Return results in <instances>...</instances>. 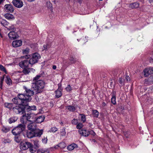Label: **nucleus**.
<instances>
[{
    "instance_id": "f257e3e1",
    "label": "nucleus",
    "mask_w": 153,
    "mask_h": 153,
    "mask_svg": "<svg viewBox=\"0 0 153 153\" xmlns=\"http://www.w3.org/2000/svg\"><path fill=\"white\" fill-rule=\"evenodd\" d=\"M45 83L42 80L36 81L35 83H33L32 85V88L31 90L27 89L25 86H23L25 90L26 94H21L19 95L20 98L25 99L26 100L31 101L32 98L31 96L33 95L34 93H38L41 92V90L44 88Z\"/></svg>"
},
{
    "instance_id": "f03ea898",
    "label": "nucleus",
    "mask_w": 153,
    "mask_h": 153,
    "mask_svg": "<svg viewBox=\"0 0 153 153\" xmlns=\"http://www.w3.org/2000/svg\"><path fill=\"white\" fill-rule=\"evenodd\" d=\"M21 94H20L18 95V97H16L13 98L12 100L13 102L15 104L18 105L16 107V109L17 110L19 113H22L23 114L25 112V107L28 105L27 102L30 101H27L25 99V98H19V95Z\"/></svg>"
},
{
    "instance_id": "7ed1b4c3",
    "label": "nucleus",
    "mask_w": 153,
    "mask_h": 153,
    "mask_svg": "<svg viewBox=\"0 0 153 153\" xmlns=\"http://www.w3.org/2000/svg\"><path fill=\"white\" fill-rule=\"evenodd\" d=\"M41 58L39 54L37 53H35L31 54V57L28 61L29 64L31 66L37 63L39 59Z\"/></svg>"
},
{
    "instance_id": "20e7f679",
    "label": "nucleus",
    "mask_w": 153,
    "mask_h": 153,
    "mask_svg": "<svg viewBox=\"0 0 153 153\" xmlns=\"http://www.w3.org/2000/svg\"><path fill=\"white\" fill-rule=\"evenodd\" d=\"M27 132V137L31 138L34 137L40 136L42 134V131L40 130H30Z\"/></svg>"
},
{
    "instance_id": "39448f33",
    "label": "nucleus",
    "mask_w": 153,
    "mask_h": 153,
    "mask_svg": "<svg viewBox=\"0 0 153 153\" xmlns=\"http://www.w3.org/2000/svg\"><path fill=\"white\" fill-rule=\"evenodd\" d=\"M25 128V126L24 124H20L13 129L12 131V132L14 135H17L23 131Z\"/></svg>"
},
{
    "instance_id": "423d86ee",
    "label": "nucleus",
    "mask_w": 153,
    "mask_h": 153,
    "mask_svg": "<svg viewBox=\"0 0 153 153\" xmlns=\"http://www.w3.org/2000/svg\"><path fill=\"white\" fill-rule=\"evenodd\" d=\"M33 146V145L28 142H22L20 144V148L22 150H26Z\"/></svg>"
},
{
    "instance_id": "0eeeda50",
    "label": "nucleus",
    "mask_w": 153,
    "mask_h": 153,
    "mask_svg": "<svg viewBox=\"0 0 153 153\" xmlns=\"http://www.w3.org/2000/svg\"><path fill=\"white\" fill-rule=\"evenodd\" d=\"M19 65L20 67L23 68L28 67L30 64L29 61L27 60H25L20 62Z\"/></svg>"
},
{
    "instance_id": "6e6552de",
    "label": "nucleus",
    "mask_w": 153,
    "mask_h": 153,
    "mask_svg": "<svg viewBox=\"0 0 153 153\" xmlns=\"http://www.w3.org/2000/svg\"><path fill=\"white\" fill-rule=\"evenodd\" d=\"M13 3L15 7L19 8L22 7L23 5L22 0H13Z\"/></svg>"
},
{
    "instance_id": "1a4fd4ad",
    "label": "nucleus",
    "mask_w": 153,
    "mask_h": 153,
    "mask_svg": "<svg viewBox=\"0 0 153 153\" xmlns=\"http://www.w3.org/2000/svg\"><path fill=\"white\" fill-rule=\"evenodd\" d=\"M27 123H28L27 128L30 130H36V125L34 121L28 122Z\"/></svg>"
},
{
    "instance_id": "9d476101",
    "label": "nucleus",
    "mask_w": 153,
    "mask_h": 153,
    "mask_svg": "<svg viewBox=\"0 0 153 153\" xmlns=\"http://www.w3.org/2000/svg\"><path fill=\"white\" fill-rule=\"evenodd\" d=\"M22 43V41L21 40H16L13 41L12 43V45L14 47H18L21 46Z\"/></svg>"
},
{
    "instance_id": "9b49d317",
    "label": "nucleus",
    "mask_w": 153,
    "mask_h": 153,
    "mask_svg": "<svg viewBox=\"0 0 153 153\" xmlns=\"http://www.w3.org/2000/svg\"><path fill=\"white\" fill-rule=\"evenodd\" d=\"M9 38L11 39H14L18 38L19 36L18 34L14 31H11L8 34Z\"/></svg>"
},
{
    "instance_id": "f8f14e48",
    "label": "nucleus",
    "mask_w": 153,
    "mask_h": 153,
    "mask_svg": "<svg viewBox=\"0 0 153 153\" xmlns=\"http://www.w3.org/2000/svg\"><path fill=\"white\" fill-rule=\"evenodd\" d=\"M5 9L10 13H13L14 11L13 6L11 4H7L4 6Z\"/></svg>"
},
{
    "instance_id": "ddd939ff",
    "label": "nucleus",
    "mask_w": 153,
    "mask_h": 153,
    "mask_svg": "<svg viewBox=\"0 0 153 153\" xmlns=\"http://www.w3.org/2000/svg\"><path fill=\"white\" fill-rule=\"evenodd\" d=\"M28 115H27L26 112H25V114H23V115L20 119L21 122L22 123H26V122H28Z\"/></svg>"
},
{
    "instance_id": "4468645a",
    "label": "nucleus",
    "mask_w": 153,
    "mask_h": 153,
    "mask_svg": "<svg viewBox=\"0 0 153 153\" xmlns=\"http://www.w3.org/2000/svg\"><path fill=\"white\" fill-rule=\"evenodd\" d=\"M27 115H28V122L34 121V118L35 117V115L33 113H31L30 112H27Z\"/></svg>"
},
{
    "instance_id": "2eb2a0df",
    "label": "nucleus",
    "mask_w": 153,
    "mask_h": 153,
    "mask_svg": "<svg viewBox=\"0 0 153 153\" xmlns=\"http://www.w3.org/2000/svg\"><path fill=\"white\" fill-rule=\"evenodd\" d=\"M79 132L85 137H87L90 134L89 131H87L85 129L79 130Z\"/></svg>"
},
{
    "instance_id": "dca6fc26",
    "label": "nucleus",
    "mask_w": 153,
    "mask_h": 153,
    "mask_svg": "<svg viewBox=\"0 0 153 153\" xmlns=\"http://www.w3.org/2000/svg\"><path fill=\"white\" fill-rule=\"evenodd\" d=\"M139 4L137 2H134L129 4L128 9H131L136 8L138 7L139 6Z\"/></svg>"
},
{
    "instance_id": "f3484780",
    "label": "nucleus",
    "mask_w": 153,
    "mask_h": 153,
    "mask_svg": "<svg viewBox=\"0 0 153 153\" xmlns=\"http://www.w3.org/2000/svg\"><path fill=\"white\" fill-rule=\"evenodd\" d=\"M77 105H75L74 106L69 105L66 107V109L71 112L74 111L77 108Z\"/></svg>"
},
{
    "instance_id": "a211bd4d",
    "label": "nucleus",
    "mask_w": 153,
    "mask_h": 153,
    "mask_svg": "<svg viewBox=\"0 0 153 153\" xmlns=\"http://www.w3.org/2000/svg\"><path fill=\"white\" fill-rule=\"evenodd\" d=\"M23 70L22 72L23 73L25 74H28L31 71H34L33 69L28 68V67L23 68Z\"/></svg>"
},
{
    "instance_id": "6ab92c4d",
    "label": "nucleus",
    "mask_w": 153,
    "mask_h": 153,
    "mask_svg": "<svg viewBox=\"0 0 153 153\" xmlns=\"http://www.w3.org/2000/svg\"><path fill=\"white\" fill-rule=\"evenodd\" d=\"M78 147V146L76 144L73 143L68 146L67 149L69 151H71L74 149L77 148Z\"/></svg>"
},
{
    "instance_id": "aec40b11",
    "label": "nucleus",
    "mask_w": 153,
    "mask_h": 153,
    "mask_svg": "<svg viewBox=\"0 0 153 153\" xmlns=\"http://www.w3.org/2000/svg\"><path fill=\"white\" fill-rule=\"evenodd\" d=\"M44 116H40L36 119V122L37 123H41L44 121Z\"/></svg>"
},
{
    "instance_id": "412c9836",
    "label": "nucleus",
    "mask_w": 153,
    "mask_h": 153,
    "mask_svg": "<svg viewBox=\"0 0 153 153\" xmlns=\"http://www.w3.org/2000/svg\"><path fill=\"white\" fill-rule=\"evenodd\" d=\"M5 81L6 83L8 85H10L12 84V80L10 77L8 76H6L5 77Z\"/></svg>"
},
{
    "instance_id": "4be33fe9",
    "label": "nucleus",
    "mask_w": 153,
    "mask_h": 153,
    "mask_svg": "<svg viewBox=\"0 0 153 153\" xmlns=\"http://www.w3.org/2000/svg\"><path fill=\"white\" fill-rule=\"evenodd\" d=\"M4 16L7 19H12L14 18V16L13 15L9 13L5 14Z\"/></svg>"
},
{
    "instance_id": "5701e85b",
    "label": "nucleus",
    "mask_w": 153,
    "mask_h": 153,
    "mask_svg": "<svg viewBox=\"0 0 153 153\" xmlns=\"http://www.w3.org/2000/svg\"><path fill=\"white\" fill-rule=\"evenodd\" d=\"M144 75L146 77L148 76L149 74H151L149 68H145L144 70Z\"/></svg>"
},
{
    "instance_id": "b1692460",
    "label": "nucleus",
    "mask_w": 153,
    "mask_h": 153,
    "mask_svg": "<svg viewBox=\"0 0 153 153\" xmlns=\"http://www.w3.org/2000/svg\"><path fill=\"white\" fill-rule=\"evenodd\" d=\"M55 97L57 98H59L61 96L62 94L61 91L58 89L55 92Z\"/></svg>"
},
{
    "instance_id": "393cba45",
    "label": "nucleus",
    "mask_w": 153,
    "mask_h": 153,
    "mask_svg": "<svg viewBox=\"0 0 153 153\" xmlns=\"http://www.w3.org/2000/svg\"><path fill=\"white\" fill-rule=\"evenodd\" d=\"M57 146L60 147L61 149H63L66 146V144L64 142H61L59 143ZM56 148H57L56 146Z\"/></svg>"
},
{
    "instance_id": "a878e982",
    "label": "nucleus",
    "mask_w": 153,
    "mask_h": 153,
    "mask_svg": "<svg viewBox=\"0 0 153 153\" xmlns=\"http://www.w3.org/2000/svg\"><path fill=\"white\" fill-rule=\"evenodd\" d=\"M120 71V70L118 69H114L112 70V73L114 76H116L117 74H119V72Z\"/></svg>"
},
{
    "instance_id": "bb28decb",
    "label": "nucleus",
    "mask_w": 153,
    "mask_h": 153,
    "mask_svg": "<svg viewBox=\"0 0 153 153\" xmlns=\"http://www.w3.org/2000/svg\"><path fill=\"white\" fill-rule=\"evenodd\" d=\"M92 114L94 117H97L99 116V112L96 110H92Z\"/></svg>"
},
{
    "instance_id": "cd10ccee",
    "label": "nucleus",
    "mask_w": 153,
    "mask_h": 153,
    "mask_svg": "<svg viewBox=\"0 0 153 153\" xmlns=\"http://www.w3.org/2000/svg\"><path fill=\"white\" fill-rule=\"evenodd\" d=\"M4 76L5 75H4L2 76H1L0 78V88L1 89H2L3 81L4 78Z\"/></svg>"
},
{
    "instance_id": "c85d7f7f",
    "label": "nucleus",
    "mask_w": 153,
    "mask_h": 153,
    "mask_svg": "<svg viewBox=\"0 0 153 153\" xmlns=\"http://www.w3.org/2000/svg\"><path fill=\"white\" fill-rule=\"evenodd\" d=\"M46 5L47 7L48 8H50L51 10H53L52 4L50 1H48L47 2Z\"/></svg>"
},
{
    "instance_id": "c756f323",
    "label": "nucleus",
    "mask_w": 153,
    "mask_h": 153,
    "mask_svg": "<svg viewBox=\"0 0 153 153\" xmlns=\"http://www.w3.org/2000/svg\"><path fill=\"white\" fill-rule=\"evenodd\" d=\"M1 24L4 26L7 25L9 23L6 20H0Z\"/></svg>"
},
{
    "instance_id": "7c9ffc66",
    "label": "nucleus",
    "mask_w": 153,
    "mask_h": 153,
    "mask_svg": "<svg viewBox=\"0 0 153 153\" xmlns=\"http://www.w3.org/2000/svg\"><path fill=\"white\" fill-rule=\"evenodd\" d=\"M29 51L30 49L27 48L22 50V52L23 54H28L29 53Z\"/></svg>"
},
{
    "instance_id": "2f4dec72",
    "label": "nucleus",
    "mask_w": 153,
    "mask_h": 153,
    "mask_svg": "<svg viewBox=\"0 0 153 153\" xmlns=\"http://www.w3.org/2000/svg\"><path fill=\"white\" fill-rule=\"evenodd\" d=\"M111 102L114 105H115L116 104V97L114 95L112 96L111 99Z\"/></svg>"
},
{
    "instance_id": "473e14b6",
    "label": "nucleus",
    "mask_w": 153,
    "mask_h": 153,
    "mask_svg": "<svg viewBox=\"0 0 153 153\" xmlns=\"http://www.w3.org/2000/svg\"><path fill=\"white\" fill-rule=\"evenodd\" d=\"M79 115L81 116V121H82L83 122H85L86 121V117L85 115L82 114H80Z\"/></svg>"
},
{
    "instance_id": "72a5a7b5",
    "label": "nucleus",
    "mask_w": 153,
    "mask_h": 153,
    "mask_svg": "<svg viewBox=\"0 0 153 153\" xmlns=\"http://www.w3.org/2000/svg\"><path fill=\"white\" fill-rule=\"evenodd\" d=\"M58 130V128L55 127H53L51 128L50 130V132H52L53 133H54L56 131Z\"/></svg>"
},
{
    "instance_id": "f704fd0d",
    "label": "nucleus",
    "mask_w": 153,
    "mask_h": 153,
    "mask_svg": "<svg viewBox=\"0 0 153 153\" xmlns=\"http://www.w3.org/2000/svg\"><path fill=\"white\" fill-rule=\"evenodd\" d=\"M37 153H49V152L47 150H39Z\"/></svg>"
},
{
    "instance_id": "c9c22d12",
    "label": "nucleus",
    "mask_w": 153,
    "mask_h": 153,
    "mask_svg": "<svg viewBox=\"0 0 153 153\" xmlns=\"http://www.w3.org/2000/svg\"><path fill=\"white\" fill-rule=\"evenodd\" d=\"M15 140L16 142L19 143L20 142L21 139L19 136L16 135L15 137Z\"/></svg>"
},
{
    "instance_id": "e433bc0d",
    "label": "nucleus",
    "mask_w": 153,
    "mask_h": 153,
    "mask_svg": "<svg viewBox=\"0 0 153 153\" xmlns=\"http://www.w3.org/2000/svg\"><path fill=\"white\" fill-rule=\"evenodd\" d=\"M61 135L62 136H65V135L66 132L65 128H63L61 130Z\"/></svg>"
},
{
    "instance_id": "4c0bfd02",
    "label": "nucleus",
    "mask_w": 153,
    "mask_h": 153,
    "mask_svg": "<svg viewBox=\"0 0 153 153\" xmlns=\"http://www.w3.org/2000/svg\"><path fill=\"white\" fill-rule=\"evenodd\" d=\"M31 55H29V54H27V55H26L25 56H21V58H22V59L25 58V59H29L30 57L31 58Z\"/></svg>"
},
{
    "instance_id": "58836bf2",
    "label": "nucleus",
    "mask_w": 153,
    "mask_h": 153,
    "mask_svg": "<svg viewBox=\"0 0 153 153\" xmlns=\"http://www.w3.org/2000/svg\"><path fill=\"white\" fill-rule=\"evenodd\" d=\"M0 70L7 74V71L5 68L3 66L1 65H0Z\"/></svg>"
},
{
    "instance_id": "ea45409f",
    "label": "nucleus",
    "mask_w": 153,
    "mask_h": 153,
    "mask_svg": "<svg viewBox=\"0 0 153 153\" xmlns=\"http://www.w3.org/2000/svg\"><path fill=\"white\" fill-rule=\"evenodd\" d=\"M79 121L77 119H74L72 121V123L73 124L76 125L78 123Z\"/></svg>"
},
{
    "instance_id": "a19ab883",
    "label": "nucleus",
    "mask_w": 153,
    "mask_h": 153,
    "mask_svg": "<svg viewBox=\"0 0 153 153\" xmlns=\"http://www.w3.org/2000/svg\"><path fill=\"white\" fill-rule=\"evenodd\" d=\"M34 145L36 147H39V144L38 143L39 141L38 140H36L33 141Z\"/></svg>"
},
{
    "instance_id": "79ce46f5",
    "label": "nucleus",
    "mask_w": 153,
    "mask_h": 153,
    "mask_svg": "<svg viewBox=\"0 0 153 153\" xmlns=\"http://www.w3.org/2000/svg\"><path fill=\"white\" fill-rule=\"evenodd\" d=\"M16 120L14 119V118H11L9 120V122L10 123H13L15 122Z\"/></svg>"
},
{
    "instance_id": "37998d69",
    "label": "nucleus",
    "mask_w": 153,
    "mask_h": 153,
    "mask_svg": "<svg viewBox=\"0 0 153 153\" xmlns=\"http://www.w3.org/2000/svg\"><path fill=\"white\" fill-rule=\"evenodd\" d=\"M83 127V125L81 123H79L76 126V128L77 129H80Z\"/></svg>"
},
{
    "instance_id": "c03bdc74",
    "label": "nucleus",
    "mask_w": 153,
    "mask_h": 153,
    "mask_svg": "<svg viewBox=\"0 0 153 153\" xmlns=\"http://www.w3.org/2000/svg\"><path fill=\"white\" fill-rule=\"evenodd\" d=\"M65 89L67 91H69L71 90L72 89L71 86L69 85H68L65 88Z\"/></svg>"
},
{
    "instance_id": "a18cd8bd",
    "label": "nucleus",
    "mask_w": 153,
    "mask_h": 153,
    "mask_svg": "<svg viewBox=\"0 0 153 153\" xmlns=\"http://www.w3.org/2000/svg\"><path fill=\"white\" fill-rule=\"evenodd\" d=\"M41 76L39 75H38L36 76L34 78L33 80V81H36H36H38V80L39 79V78Z\"/></svg>"
},
{
    "instance_id": "49530a36",
    "label": "nucleus",
    "mask_w": 153,
    "mask_h": 153,
    "mask_svg": "<svg viewBox=\"0 0 153 153\" xmlns=\"http://www.w3.org/2000/svg\"><path fill=\"white\" fill-rule=\"evenodd\" d=\"M42 142L44 143H47V138L44 137L42 139Z\"/></svg>"
},
{
    "instance_id": "de8ad7c7",
    "label": "nucleus",
    "mask_w": 153,
    "mask_h": 153,
    "mask_svg": "<svg viewBox=\"0 0 153 153\" xmlns=\"http://www.w3.org/2000/svg\"><path fill=\"white\" fill-rule=\"evenodd\" d=\"M90 134L92 135L93 136H94L95 135V133L94 132V131L93 130H91L89 131Z\"/></svg>"
},
{
    "instance_id": "09e8293b",
    "label": "nucleus",
    "mask_w": 153,
    "mask_h": 153,
    "mask_svg": "<svg viewBox=\"0 0 153 153\" xmlns=\"http://www.w3.org/2000/svg\"><path fill=\"white\" fill-rule=\"evenodd\" d=\"M27 105L26 106H25V108H26L27 110V111L31 110V108H31V106H27Z\"/></svg>"
},
{
    "instance_id": "8fccbe9b",
    "label": "nucleus",
    "mask_w": 153,
    "mask_h": 153,
    "mask_svg": "<svg viewBox=\"0 0 153 153\" xmlns=\"http://www.w3.org/2000/svg\"><path fill=\"white\" fill-rule=\"evenodd\" d=\"M118 81L121 84H122L123 83V79L121 78H119Z\"/></svg>"
},
{
    "instance_id": "3c124183",
    "label": "nucleus",
    "mask_w": 153,
    "mask_h": 153,
    "mask_svg": "<svg viewBox=\"0 0 153 153\" xmlns=\"http://www.w3.org/2000/svg\"><path fill=\"white\" fill-rule=\"evenodd\" d=\"M30 108H31V110H36V107L34 105L31 106Z\"/></svg>"
},
{
    "instance_id": "603ef678",
    "label": "nucleus",
    "mask_w": 153,
    "mask_h": 153,
    "mask_svg": "<svg viewBox=\"0 0 153 153\" xmlns=\"http://www.w3.org/2000/svg\"><path fill=\"white\" fill-rule=\"evenodd\" d=\"M2 130L4 131V132H7L9 131V130L8 129H7L6 128H2Z\"/></svg>"
},
{
    "instance_id": "864d4df0",
    "label": "nucleus",
    "mask_w": 153,
    "mask_h": 153,
    "mask_svg": "<svg viewBox=\"0 0 153 153\" xmlns=\"http://www.w3.org/2000/svg\"><path fill=\"white\" fill-rule=\"evenodd\" d=\"M28 148L30 149V151L32 153H34V151L33 149V146L29 148Z\"/></svg>"
},
{
    "instance_id": "5fc2aeb1",
    "label": "nucleus",
    "mask_w": 153,
    "mask_h": 153,
    "mask_svg": "<svg viewBox=\"0 0 153 153\" xmlns=\"http://www.w3.org/2000/svg\"><path fill=\"white\" fill-rule=\"evenodd\" d=\"M48 46V45H44L43 46L44 49H43V50H47V49Z\"/></svg>"
},
{
    "instance_id": "6e6d98bb",
    "label": "nucleus",
    "mask_w": 153,
    "mask_h": 153,
    "mask_svg": "<svg viewBox=\"0 0 153 153\" xmlns=\"http://www.w3.org/2000/svg\"><path fill=\"white\" fill-rule=\"evenodd\" d=\"M149 69L150 71L151 74H153V68H149Z\"/></svg>"
},
{
    "instance_id": "4d7b16f0",
    "label": "nucleus",
    "mask_w": 153,
    "mask_h": 153,
    "mask_svg": "<svg viewBox=\"0 0 153 153\" xmlns=\"http://www.w3.org/2000/svg\"><path fill=\"white\" fill-rule=\"evenodd\" d=\"M126 80L127 81L130 80V78L128 76H126Z\"/></svg>"
},
{
    "instance_id": "13d9d810",
    "label": "nucleus",
    "mask_w": 153,
    "mask_h": 153,
    "mask_svg": "<svg viewBox=\"0 0 153 153\" xmlns=\"http://www.w3.org/2000/svg\"><path fill=\"white\" fill-rule=\"evenodd\" d=\"M56 66L55 65H54L53 66V68L55 70V69H56Z\"/></svg>"
},
{
    "instance_id": "bf43d9fd",
    "label": "nucleus",
    "mask_w": 153,
    "mask_h": 153,
    "mask_svg": "<svg viewBox=\"0 0 153 153\" xmlns=\"http://www.w3.org/2000/svg\"><path fill=\"white\" fill-rule=\"evenodd\" d=\"M102 105L103 106H104L106 104L105 102H102Z\"/></svg>"
},
{
    "instance_id": "052dcab7",
    "label": "nucleus",
    "mask_w": 153,
    "mask_h": 153,
    "mask_svg": "<svg viewBox=\"0 0 153 153\" xmlns=\"http://www.w3.org/2000/svg\"><path fill=\"white\" fill-rule=\"evenodd\" d=\"M149 2L150 3H152V2H153V0H149Z\"/></svg>"
},
{
    "instance_id": "680f3d73",
    "label": "nucleus",
    "mask_w": 153,
    "mask_h": 153,
    "mask_svg": "<svg viewBox=\"0 0 153 153\" xmlns=\"http://www.w3.org/2000/svg\"><path fill=\"white\" fill-rule=\"evenodd\" d=\"M28 1L32 2L34 0H27Z\"/></svg>"
},
{
    "instance_id": "e2e57ef3",
    "label": "nucleus",
    "mask_w": 153,
    "mask_h": 153,
    "mask_svg": "<svg viewBox=\"0 0 153 153\" xmlns=\"http://www.w3.org/2000/svg\"><path fill=\"white\" fill-rule=\"evenodd\" d=\"M74 59V58H72L71 59H70V60H71V61H72V60H73Z\"/></svg>"
},
{
    "instance_id": "0e129e2a",
    "label": "nucleus",
    "mask_w": 153,
    "mask_h": 153,
    "mask_svg": "<svg viewBox=\"0 0 153 153\" xmlns=\"http://www.w3.org/2000/svg\"><path fill=\"white\" fill-rule=\"evenodd\" d=\"M100 1H102V0H99Z\"/></svg>"
}]
</instances>
